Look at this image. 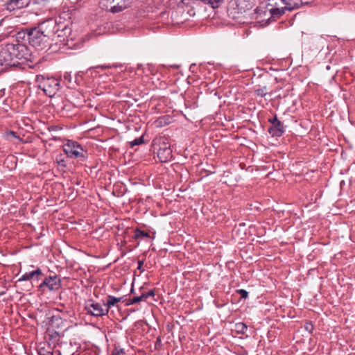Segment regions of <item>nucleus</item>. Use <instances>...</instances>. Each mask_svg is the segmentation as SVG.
Returning a JSON list of instances; mask_svg holds the SVG:
<instances>
[{
    "mask_svg": "<svg viewBox=\"0 0 355 355\" xmlns=\"http://www.w3.org/2000/svg\"><path fill=\"white\" fill-rule=\"evenodd\" d=\"M302 2V0H268L266 6L257 8V13L263 20L279 17L285 10L300 8Z\"/></svg>",
    "mask_w": 355,
    "mask_h": 355,
    "instance_id": "1",
    "label": "nucleus"
},
{
    "mask_svg": "<svg viewBox=\"0 0 355 355\" xmlns=\"http://www.w3.org/2000/svg\"><path fill=\"white\" fill-rule=\"evenodd\" d=\"M27 48L24 44H8L0 50V64L5 67L17 66L19 60H26Z\"/></svg>",
    "mask_w": 355,
    "mask_h": 355,
    "instance_id": "2",
    "label": "nucleus"
},
{
    "mask_svg": "<svg viewBox=\"0 0 355 355\" xmlns=\"http://www.w3.org/2000/svg\"><path fill=\"white\" fill-rule=\"evenodd\" d=\"M37 81L39 83V87L50 97L54 96L60 87L59 81L54 78H45L42 76H37Z\"/></svg>",
    "mask_w": 355,
    "mask_h": 355,
    "instance_id": "3",
    "label": "nucleus"
},
{
    "mask_svg": "<svg viewBox=\"0 0 355 355\" xmlns=\"http://www.w3.org/2000/svg\"><path fill=\"white\" fill-rule=\"evenodd\" d=\"M63 150L71 158L85 159L87 157L86 151L76 141L69 140L63 145Z\"/></svg>",
    "mask_w": 355,
    "mask_h": 355,
    "instance_id": "4",
    "label": "nucleus"
},
{
    "mask_svg": "<svg viewBox=\"0 0 355 355\" xmlns=\"http://www.w3.org/2000/svg\"><path fill=\"white\" fill-rule=\"evenodd\" d=\"M47 37V35L39 28H33L28 33L29 44L38 49H43L45 46Z\"/></svg>",
    "mask_w": 355,
    "mask_h": 355,
    "instance_id": "5",
    "label": "nucleus"
},
{
    "mask_svg": "<svg viewBox=\"0 0 355 355\" xmlns=\"http://www.w3.org/2000/svg\"><path fill=\"white\" fill-rule=\"evenodd\" d=\"M132 0H101V7L113 13L119 12L130 4Z\"/></svg>",
    "mask_w": 355,
    "mask_h": 355,
    "instance_id": "6",
    "label": "nucleus"
},
{
    "mask_svg": "<svg viewBox=\"0 0 355 355\" xmlns=\"http://www.w3.org/2000/svg\"><path fill=\"white\" fill-rule=\"evenodd\" d=\"M157 143L159 145L157 157L160 162H166L169 161L172 157V150L171 149V145L168 143L167 139L160 138L157 140L155 144Z\"/></svg>",
    "mask_w": 355,
    "mask_h": 355,
    "instance_id": "7",
    "label": "nucleus"
},
{
    "mask_svg": "<svg viewBox=\"0 0 355 355\" xmlns=\"http://www.w3.org/2000/svg\"><path fill=\"white\" fill-rule=\"evenodd\" d=\"M85 309L88 314L94 317H101L107 314V307L93 300H89L85 302Z\"/></svg>",
    "mask_w": 355,
    "mask_h": 355,
    "instance_id": "8",
    "label": "nucleus"
},
{
    "mask_svg": "<svg viewBox=\"0 0 355 355\" xmlns=\"http://www.w3.org/2000/svg\"><path fill=\"white\" fill-rule=\"evenodd\" d=\"M31 3V0H8L4 3L6 10L12 12L26 8Z\"/></svg>",
    "mask_w": 355,
    "mask_h": 355,
    "instance_id": "9",
    "label": "nucleus"
},
{
    "mask_svg": "<svg viewBox=\"0 0 355 355\" xmlns=\"http://www.w3.org/2000/svg\"><path fill=\"white\" fill-rule=\"evenodd\" d=\"M44 286H46L50 291H57L61 286L60 279L57 275L46 277L40 285V288H43Z\"/></svg>",
    "mask_w": 355,
    "mask_h": 355,
    "instance_id": "10",
    "label": "nucleus"
},
{
    "mask_svg": "<svg viewBox=\"0 0 355 355\" xmlns=\"http://www.w3.org/2000/svg\"><path fill=\"white\" fill-rule=\"evenodd\" d=\"M154 295H155L154 290H150L147 293H141V295L139 296H137L132 299H129L127 302V305H131V304H134L140 302L141 301H145L149 297H153Z\"/></svg>",
    "mask_w": 355,
    "mask_h": 355,
    "instance_id": "11",
    "label": "nucleus"
},
{
    "mask_svg": "<svg viewBox=\"0 0 355 355\" xmlns=\"http://www.w3.org/2000/svg\"><path fill=\"white\" fill-rule=\"evenodd\" d=\"M269 132L273 137H280L284 133V128L281 122H277L269 129Z\"/></svg>",
    "mask_w": 355,
    "mask_h": 355,
    "instance_id": "12",
    "label": "nucleus"
},
{
    "mask_svg": "<svg viewBox=\"0 0 355 355\" xmlns=\"http://www.w3.org/2000/svg\"><path fill=\"white\" fill-rule=\"evenodd\" d=\"M42 275V270L40 268L34 271L26 272L19 279V281H27L33 279L35 277H37Z\"/></svg>",
    "mask_w": 355,
    "mask_h": 355,
    "instance_id": "13",
    "label": "nucleus"
},
{
    "mask_svg": "<svg viewBox=\"0 0 355 355\" xmlns=\"http://www.w3.org/2000/svg\"><path fill=\"white\" fill-rule=\"evenodd\" d=\"M121 298L116 297L112 295L107 297V302L103 303L105 307H107V313L109 312L110 308L114 306L116 303L121 301Z\"/></svg>",
    "mask_w": 355,
    "mask_h": 355,
    "instance_id": "14",
    "label": "nucleus"
},
{
    "mask_svg": "<svg viewBox=\"0 0 355 355\" xmlns=\"http://www.w3.org/2000/svg\"><path fill=\"white\" fill-rule=\"evenodd\" d=\"M202 1L207 3L211 6L213 8H218L224 0H201Z\"/></svg>",
    "mask_w": 355,
    "mask_h": 355,
    "instance_id": "15",
    "label": "nucleus"
},
{
    "mask_svg": "<svg viewBox=\"0 0 355 355\" xmlns=\"http://www.w3.org/2000/svg\"><path fill=\"white\" fill-rule=\"evenodd\" d=\"M247 326L243 322H239L235 324V330L237 333L244 334L247 330Z\"/></svg>",
    "mask_w": 355,
    "mask_h": 355,
    "instance_id": "16",
    "label": "nucleus"
},
{
    "mask_svg": "<svg viewBox=\"0 0 355 355\" xmlns=\"http://www.w3.org/2000/svg\"><path fill=\"white\" fill-rule=\"evenodd\" d=\"M267 87H263L255 90V94L261 97H264L267 94Z\"/></svg>",
    "mask_w": 355,
    "mask_h": 355,
    "instance_id": "17",
    "label": "nucleus"
},
{
    "mask_svg": "<svg viewBox=\"0 0 355 355\" xmlns=\"http://www.w3.org/2000/svg\"><path fill=\"white\" fill-rule=\"evenodd\" d=\"M39 355H53L52 352L51 350H48L45 349V347H40L38 349Z\"/></svg>",
    "mask_w": 355,
    "mask_h": 355,
    "instance_id": "18",
    "label": "nucleus"
},
{
    "mask_svg": "<svg viewBox=\"0 0 355 355\" xmlns=\"http://www.w3.org/2000/svg\"><path fill=\"white\" fill-rule=\"evenodd\" d=\"M144 142V139L142 137H139L137 139H135V140L130 142V144L131 146H134L136 145H139Z\"/></svg>",
    "mask_w": 355,
    "mask_h": 355,
    "instance_id": "19",
    "label": "nucleus"
},
{
    "mask_svg": "<svg viewBox=\"0 0 355 355\" xmlns=\"http://www.w3.org/2000/svg\"><path fill=\"white\" fill-rule=\"evenodd\" d=\"M136 237H148L149 234L143 231H137L135 234Z\"/></svg>",
    "mask_w": 355,
    "mask_h": 355,
    "instance_id": "20",
    "label": "nucleus"
},
{
    "mask_svg": "<svg viewBox=\"0 0 355 355\" xmlns=\"http://www.w3.org/2000/svg\"><path fill=\"white\" fill-rule=\"evenodd\" d=\"M112 355H125V352L123 349H115Z\"/></svg>",
    "mask_w": 355,
    "mask_h": 355,
    "instance_id": "21",
    "label": "nucleus"
},
{
    "mask_svg": "<svg viewBox=\"0 0 355 355\" xmlns=\"http://www.w3.org/2000/svg\"><path fill=\"white\" fill-rule=\"evenodd\" d=\"M239 292L241 294L242 297H243V298L247 297L248 292L246 291L241 289V290L239 291Z\"/></svg>",
    "mask_w": 355,
    "mask_h": 355,
    "instance_id": "22",
    "label": "nucleus"
},
{
    "mask_svg": "<svg viewBox=\"0 0 355 355\" xmlns=\"http://www.w3.org/2000/svg\"><path fill=\"white\" fill-rule=\"evenodd\" d=\"M269 121L272 124L274 125L275 123H277V122H280L277 116H275L272 119H270Z\"/></svg>",
    "mask_w": 355,
    "mask_h": 355,
    "instance_id": "23",
    "label": "nucleus"
},
{
    "mask_svg": "<svg viewBox=\"0 0 355 355\" xmlns=\"http://www.w3.org/2000/svg\"><path fill=\"white\" fill-rule=\"evenodd\" d=\"M313 0H302V5H304V4H308L309 3H311Z\"/></svg>",
    "mask_w": 355,
    "mask_h": 355,
    "instance_id": "24",
    "label": "nucleus"
},
{
    "mask_svg": "<svg viewBox=\"0 0 355 355\" xmlns=\"http://www.w3.org/2000/svg\"><path fill=\"white\" fill-rule=\"evenodd\" d=\"M53 355H61V353L59 350H55L52 352Z\"/></svg>",
    "mask_w": 355,
    "mask_h": 355,
    "instance_id": "25",
    "label": "nucleus"
},
{
    "mask_svg": "<svg viewBox=\"0 0 355 355\" xmlns=\"http://www.w3.org/2000/svg\"><path fill=\"white\" fill-rule=\"evenodd\" d=\"M9 135H11V136H12V137H16V136H15V133L14 132H10V134H9Z\"/></svg>",
    "mask_w": 355,
    "mask_h": 355,
    "instance_id": "26",
    "label": "nucleus"
}]
</instances>
